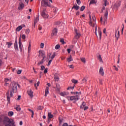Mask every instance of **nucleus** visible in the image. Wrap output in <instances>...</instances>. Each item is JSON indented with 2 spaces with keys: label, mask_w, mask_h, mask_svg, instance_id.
Returning a JSON list of instances; mask_svg holds the SVG:
<instances>
[{
  "label": "nucleus",
  "mask_w": 126,
  "mask_h": 126,
  "mask_svg": "<svg viewBox=\"0 0 126 126\" xmlns=\"http://www.w3.org/2000/svg\"><path fill=\"white\" fill-rule=\"evenodd\" d=\"M10 86L11 87L9 88V90L6 93L7 101L9 104L10 103V97H13L14 93H16V92H17V85L16 82H12L10 84ZM9 92L10 96H9Z\"/></svg>",
  "instance_id": "obj_1"
},
{
  "label": "nucleus",
  "mask_w": 126,
  "mask_h": 126,
  "mask_svg": "<svg viewBox=\"0 0 126 126\" xmlns=\"http://www.w3.org/2000/svg\"><path fill=\"white\" fill-rule=\"evenodd\" d=\"M0 123H3L5 126H15L13 120L6 116L4 117L3 119L0 117Z\"/></svg>",
  "instance_id": "obj_2"
},
{
  "label": "nucleus",
  "mask_w": 126,
  "mask_h": 126,
  "mask_svg": "<svg viewBox=\"0 0 126 126\" xmlns=\"http://www.w3.org/2000/svg\"><path fill=\"white\" fill-rule=\"evenodd\" d=\"M75 94H76V96H67V99H68V100H70V101H74V103H75L76 101H78L79 99V95L77 94H78V92H74L73 94L75 95Z\"/></svg>",
  "instance_id": "obj_3"
},
{
  "label": "nucleus",
  "mask_w": 126,
  "mask_h": 126,
  "mask_svg": "<svg viewBox=\"0 0 126 126\" xmlns=\"http://www.w3.org/2000/svg\"><path fill=\"white\" fill-rule=\"evenodd\" d=\"M109 13V8H106L105 10V13L104 14L103 20L104 23H106L108 21V14Z\"/></svg>",
  "instance_id": "obj_4"
},
{
  "label": "nucleus",
  "mask_w": 126,
  "mask_h": 126,
  "mask_svg": "<svg viewBox=\"0 0 126 126\" xmlns=\"http://www.w3.org/2000/svg\"><path fill=\"white\" fill-rule=\"evenodd\" d=\"M95 35L97 38L99 37V39L101 40V37H102V32L101 30H98V33H97V26H95Z\"/></svg>",
  "instance_id": "obj_5"
},
{
  "label": "nucleus",
  "mask_w": 126,
  "mask_h": 126,
  "mask_svg": "<svg viewBox=\"0 0 126 126\" xmlns=\"http://www.w3.org/2000/svg\"><path fill=\"white\" fill-rule=\"evenodd\" d=\"M41 5H42V6H45V7L51 6V5L49 4V1H48L47 0H42Z\"/></svg>",
  "instance_id": "obj_6"
},
{
  "label": "nucleus",
  "mask_w": 126,
  "mask_h": 126,
  "mask_svg": "<svg viewBox=\"0 0 126 126\" xmlns=\"http://www.w3.org/2000/svg\"><path fill=\"white\" fill-rule=\"evenodd\" d=\"M47 9L46 8L43 9L42 12L41 13V15L43 17V18H48V15L46 14V11Z\"/></svg>",
  "instance_id": "obj_7"
},
{
  "label": "nucleus",
  "mask_w": 126,
  "mask_h": 126,
  "mask_svg": "<svg viewBox=\"0 0 126 126\" xmlns=\"http://www.w3.org/2000/svg\"><path fill=\"white\" fill-rule=\"evenodd\" d=\"M14 48L15 51H19V49H18V45L17 44V38H16L15 43H14Z\"/></svg>",
  "instance_id": "obj_8"
},
{
  "label": "nucleus",
  "mask_w": 126,
  "mask_h": 126,
  "mask_svg": "<svg viewBox=\"0 0 126 126\" xmlns=\"http://www.w3.org/2000/svg\"><path fill=\"white\" fill-rule=\"evenodd\" d=\"M19 47L20 51L22 52V43H21V36H20L19 39Z\"/></svg>",
  "instance_id": "obj_9"
},
{
  "label": "nucleus",
  "mask_w": 126,
  "mask_h": 126,
  "mask_svg": "<svg viewBox=\"0 0 126 126\" xmlns=\"http://www.w3.org/2000/svg\"><path fill=\"white\" fill-rule=\"evenodd\" d=\"M57 34H58V30L55 28L53 30L52 33H51V36H57Z\"/></svg>",
  "instance_id": "obj_10"
},
{
  "label": "nucleus",
  "mask_w": 126,
  "mask_h": 126,
  "mask_svg": "<svg viewBox=\"0 0 126 126\" xmlns=\"http://www.w3.org/2000/svg\"><path fill=\"white\" fill-rule=\"evenodd\" d=\"M38 21H39V15H37L36 18L34 20V23H33L34 28H35V26L36 24H37V22H38Z\"/></svg>",
  "instance_id": "obj_11"
},
{
  "label": "nucleus",
  "mask_w": 126,
  "mask_h": 126,
  "mask_svg": "<svg viewBox=\"0 0 126 126\" xmlns=\"http://www.w3.org/2000/svg\"><path fill=\"white\" fill-rule=\"evenodd\" d=\"M99 72L100 75H102V76H104V74H105V73L104 72V69H103V67H100Z\"/></svg>",
  "instance_id": "obj_12"
},
{
  "label": "nucleus",
  "mask_w": 126,
  "mask_h": 126,
  "mask_svg": "<svg viewBox=\"0 0 126 126\" xmlns=\"http://www.w3.org/2000/svg\"><path fill=\"white\" fill-rule=\"evenodd\" d=\"M54 79L55 80V81H59L60 80V77L58 73H56L54 74Z\"/></svg>",
  "instance_id": "obj_13"
},
{
  "label": "nucleus",
  "mask_w": 126,
  "mask_h": 126,
  "mask_svg": "<svg viewBox=\"0 0 126 126\" xmlns=\"http://www.w3.org/2000/svg\"><path fill=\"white\" fill-rule=\"evenodd\" d=\"M28 94L32 98L33 97V92H32V90L30 89V90L28 91Z\"/></svg>",
  "instance_id": "obj_14"
},
{
  "label": "nucleus",
  "mask_w": 126,
  "mask_h": 126,
  "mask_svg": "<svg viewBox=\"0 0 126 126\" xmlns=\"http://www.w3.org/2000/svg\"><path fill=\"white\" fill-rule=\"evenodd\" d=\"M39 55H38V57H40V56L41 57H44V56H45V51L43 50H39Z\"/></svg>",
  "instance_id": "obj_15"
},
{
  "label": "nucleus",
  "mask_w": 126,
  "mask_h": 126,
  "mask_svg": "<svg viewBox=\"0 0 126 126\" xmlns=\"http://www.w3.org/2000/svg\"><path fill=\"white\" fill-rule=\"evenodd\" d=\"M24 8V4L23 3H21L19 5L18 9L19 10H21V9H23Z\"/></svg>",
  "instance_id": "obj_16"
},
{
  "label": "nucleus",
  "mask_w": 126,
  "mask_h": 126,
  "mask_svg": "<svg viewBox=\"0 0 126 126\" xmlns=\"http://www.w3.org/2000/svg\"><path fill=\"white\" fill-rule=\"evenodd\" d=\"M121 5V1H118L116 2V3L114 5L115 7H120V6Z\"/></svg>",
  "instance_id": "obj_17"
},
{
  "label": "nucleus",
  "mask_w": 126,
  "mask_h": 126,
  "mask_svg": "<svg viewBox=\"0 0 126 126\" xmlns=\"http://www.w3.org/2000/svg\"><path fill=\"white\" fill-rule=\"evenodd\" d=\"M48 94H49V87H46L45 91V97H47V95H48Z\"/></svg>",
  "instance_id": "obj_18"
},
{
  "label": "nucleus",
  "mask_w": 126,
  "mask_h": 126,
  "mask_svg": "<svg viewBox=\"0 0 126 126\" xmlns=\"http://www.w3.org/2000/svg\"><path fill=\"white\" fill-rule=\"evenodd\" d=\"M86 83H87V77H84L82 80V84H86Z\"/></svg>",
  "instance_id": "obj_19"
},
{
  "label": "nucleus",
  "mask_w": 126,
  "mask_h": 126,
  "mask_svg": "<svg viewBox=\"0 0 126 126\" xmlns=\"http://www.w3.org/2000/svg\"><path fill=\"white\" fill-rule=\"evenodd\" d=\"M81 36V34H80V32L78 33H75L74 38L75 39H79V37Z\"/></svg>",
  "instance_id": "obj_20"
},
{
  "label": "nucleus",
  "mask_w": 126,
  "mask_h": 126,
  "mask_svg": "<svg viewBox=\"0 0 126 126\" xmlns=\"http://www.w3.org/2000/svg\"><path fill=\"white\" fill-rule=\"evenodd\" d=\"M75 9V10H78L79 9V6L74 5L72 7V9Z\"/></svg>",
  "instance_id": "obj_21"
},
{
  "label": "nucleus",
  "mask_w": 126,
  "mask_h": 126,
  "mask_svg": "<svg viewBox=\"0 0 126 126\" xmlns=\"http://www.w3.org/2000/svg\"><path fill=\"white\" fill-rule=\"evenodd\" d=\"M89 17H90V20L89 24L91 26H92L93 25V23H92V19H91V15L90 14H89Z\"/></svg>",
  "instance_id": "obj_22"
},
{
  "label": "nucleus",
  "mask_w": 126,
  "mask_h": 126,
  "mask_svg": "<svg viewBox=\"0 0 126 126\" xmlns=\"http://www.w3.org/2000/svg\"><path fill=\"white\" fill-rule=\"evenodd\" d=\"M21 29H22V26H19V27H18L16 29V31L17 32H19V31H20V30H21Z\"/></svg>",
  "instance_id": "obj_23"
},
{
  "label": "nucleus",
  "mask_w": 126,
  "mask_h": 126,
  "mask_svg": "<svg viewBox=\"0 0 126 126\" xmlns=\"http://www.w3.org/2000/svg\"><path fill=\"white\" fill-rule=\"evenodd\" d=\"M12 42H7L6 43V45H8V48H10V47H11V46H12Z\"/></svg>",
  "instance_id": "obj_24"
},
{
  "label": "nucleus",
  "mask_w": 126,
  "mask_h": 126,
  "mask_svg": "<svg viewBox=\"0 0 126 126\" xmlns=\"http://www.w3.org/2000/svg\"><path fill=\"white\" fill-rule=\"evenodd\" d=\"M115 37L117 38V40H119V38H120V31H118V35L117 36V31L116 32V34H115Z\"/></svg>",
  "instance_id": "obj_25"
},
{
  "label": "nucleus",
  "mask_w": 126,
  "mask_h": 126,
  "mask_svg": "<svg viewBox=\"0 0 126 126\" xmlns=\"http://www.w3.org/2000/svg\"><path fill=\"white\" fill-rule=\"evenodd\" d=\"M56 88L57 89V91H60L61 90V86L59 84H56Z\"/></svg>",
  "instance_id": "obj_26"
},
{
  "label": "nucleus",
  "mask_w": 126,
  "mask_h": 126,
  "mask_svg": "<svg viewBox=\"0 0 126 126\" xmlns=\"http://www.w3.org/2000/svg\"><path fill=\"white\" fill-rule=\"evenodd\" d=\"M28 111H29V112H32V118H34V111L30 109H28Z\"/></svg>",
  "instance_id": "obj_27"
},
{
  "label": "nucleus",
  "mask_w": 126,
  "mask_h": 126,
  "mask_svg": "<svg viewBox=\"0 0 126 126\" xmlns=\"http://www.w3.org/2000/svg\"><path fill=\"white\" fill-rule=\"evenodd\" d=\"M28 111H29V112H32V118H34V111L30 109H28Z\"/></svg>",
  "instance_id": "obj_28"
},
{
  "label": "nucleus",
  "mask_w": 126,
  "mask_h": 126,
  "mask_svg": "<svg viewBox=\"0 0 126 126\" xmlns=\"http://www.w3.org/2000/svg\"><path fill=\"white\" fill-rule=\"evenodd\" d=\"M13 111H9L8 112V116L9 117H12V116H13Z\"/></svg>",
  "instance_id": "obj_29"
},
{
  "label": "nucleus",
  "mask_w": 126,
  "mask_h": 126,
  "mask_svg": "<svg viewBox=\"0 0 126 126\" xmlns=\"http://www.w3.org/2000/svg\"><path fill=\"white\" fill-rule=\"evenodd\" d=\"M54 118V115L51 114L50 113H48V119H53Z\"/></svg>",
  "instance_id": "obj_30"
},
{
  "label": "nucleus",
  "mask_w": 126,
  "mask_h": 126,
  "mask_svg": "<svg viewBox=\"0 0 126 126\" xmlns=\"http://www.w3.org/2000/svg\"><path fill=\"white\" fill-rule=\"evenodd\" d=\"M86 105V104L85 103V102H83L82 105H81L80 106V109H83V108H84V107H85Z\"/></svg>",
  "instance_id": "obj_31"
},
{
  "label": "nucleus",
  "mask_w": 126,
  "mask_h": 126,
  "mask_svg": "<svg viewBox=\"0 0 126 126\" xmlns=\"http://www.w3.org/2000/svg\"><path fill=\"white\" fill-rule=\"evenodd\" d=\"M96 3V0H92L90 2V4H94V3Z\"/></svg>",
  "instance_id": "obj_32"
},
{
  "label": "nucleus",
  "mask_w": 126,
  "mask_h": 126,
  "mask_svg": "<svg viewBox=\"0 0 126 126\" xmlns=\"http://www.w3.org/2000/svg\"><path fill=\"white\" fill-rule=\"evenodd\" d=\"M81 62L83 63H86V60H85V58H81L80 59Z\"/></svg>",
  "instance_id": "obj_33"
},
{
  "label": "nucleus",
  "mask_w": 126,
  "mask_h": 126,
  "mask_svg": "<svg viewBox=\"0 0 126 126\" xmlns=\"http://www.w3.org/2000/svg\"><path fill=\"white\" fill-rule=\"evenodd\" d=\"M72 83H74V84H76L78 82V81L74 79H72L71 80Z\"/></svg>",
  "instance_id": "obj_34"
},
{
  "label": "nucleus",
  "mask_w": 126,
  "mask_h": 126,
  "mask_svg": "<svg viewBox=\"0 0 126 126\" xmlns=\"http://www.w3.org/2000/svg\"><path fill=\"white\" fill-rule=\"evenodd\" d=\"M44 109V106H41L39 105L37 107V110H43Z\"/></svg>",
  "instance_id": "obj_35"
},
{
  "label": "nucleus",
  "mask_w": 126,
  "mask_h": 126,
  "mask_svg": "<svg viewBox=\"0 0 126 126\" xmlns=\"http://www.w3.org/2000/svg\"><path fill=\"white\" fill-rule=\"evenodd\" d=\"M85 6L83 5L80 8V11H83L84 10V9H85Z\"/></svg>",
  "instance_id": "obj_36"
},
{
  "label": "nucleus",
  "mask_w": 126,
  "mask_h": 126,
  "mask_svg": "<svg viewBox=\"0 0 126 126\" xmlns=\"http://www.w3.org/2000/svg\"><path fill=\"white\" fill-rule=\"evenodd\" d=\"M75 86V85H74V86L73 87H69L67 88V90H69L70 89H72V90H73V89H74Z\"/></svg>",
  "instance_id": "obj_37"
},
{
  "label": "nucleus",
  "mask_w": 126,
  "mask_h": 126,
  "mask_svg": "<svg viewBox=\"0 0 126 126\" xmlns=\"http://www.w3.org/2000/svg\"><path fill=\"white\" fill-rule=\"evenodd\" d=\"M60 48H61V46L60 45V44H57L55 46L56 50H59V49H60Z\"/></svg>",
  "instance_id": "obj_38"
},
{
  "label": "nucleus",
  "mask_w": 126,
  "mask_h": 126,
  "mask_svg": "<svg viewBox=\"0 0 126 126\" xmlns=\"http://www.w3.org/2000/svg\"><path fill=\"white\" fill-rule=\"evenodd\" d=\"M60 95H61V96H63V97H64V95H66V94H65V92H64V93L62 92L60 93Z\"/></svg>",
  "instance_id": "obj_39"
},
{
  "label": "nucleus",
  "mask_w": 126,
  "mask_h": 126,
  "mask_svg": "<svg viewBox=\"0 0 126 126\" xmlns=\"http://www.w3.org/2000/svg\"><path fill=\"white\" fill-rule=\"evenodd\" d=\"M60 42L62 43L63 45H64V44L65 43V42H64V40H63V38H61Z\"/></svg>",
  "instance_id": "obj_40"
},
{
  "label": "nucleus",
  "mask_w": 126,
  "mask_h": 126,
  "mask_svg": "<svg viewBox=\"0 0 126 126\" xmlns=\"http://www.w3.org/2000/svg\"><path fill=\"white\" fill-rule=\"evenodd\" d=\"M73 61V59H70V58H67V61L68 63H70V62H72Z\"/></svg>",
  "instance_id": "obj_41"
},
{
  "label": "nucleus",
  "mask_w": 126,
  "mask_h": 126,
  "mask_svg": "<svg viewBox=\"0 0 126 126\" xmlns=\"http://www.w3.org/2000/svg\"><path fill=\"white\" fill-rule=\"evenodd\" d=\"M55 57H56V52H54L53 55L51 57V60H53Z\"/></svg>",
  "instance_id": "obj_42"
},
{
  "label": "nucleus",
  "mask_w": 126,
  "mask_h": 126,
  "mask_svg": "<svg viewBox=\"0 0 126 126\" xmlns=\"http://www.w3.org/2000/svg\"><path fill=\"white\" fill-rule=\"evenodd\" d=\"M16 111H21V108H20V106H17V107H16Z\"/></svg>",
  "instance_id": "obj_43"
},
{
  "label": "nucleus",
  "mask_w": 126,
  "mask_h": 126,
  "mask_svg": "<svg viewBox=\"0 0 126 126\" xmlns=\"http://www.w3.org/2000/svg\"><path fill=\"white\" fill-rule=\"evenodd\" d=\"M53 61V60L51 59V60H50L49 61V62H48V64H47V66H49V65L51 64V63H52V62Z\"/></svg>",
  "instance_id": "obj_44"
},
{
  "label": "nucleus",
  "mask_w": 126,
  "mask_h": 126,
  "mask_svg": "<svg viewBox=\"0 0 126 126\" xmlns=\"http://www.w3.org/2000/svg\"><path fill=\"white\" fill-rule=\"evenodd\" d=\"M30 32V30L29 29H27L26 30V33L27 34H29V33Z\"/></svg>",
  "instance_id": "obj_45"
},
{
  "label": "nucleus",
  "mask_w": 126,
  "mask_h": 126,
  "mask_svg": "<svg viewBox=\"0 0 126 126\" xmlns=\"http://www.w3.org/2000/svg\"><path fill=\"white\" fill-rule=\"evenodd\" d=\"M77 3L78 4V5H80V3H81V1L80 0H76Z\"/></svg>",
  "instance_id": "obj_46"
},
{
  "label": "nucleus",
  "mask_w": 126,
  "mask_h": 126,
  "mask_svg": "<svg viewBox=\"0 0 126 126\" xmlns=\"http://www.w3.org/2000/svg\"><path fill=\"white\" fill-rule=\"evenodd\" d=\"M22 38L23 40H25V39H26V36H25V34H23L22 35Z\"/></svg>",
  "instance_id": "obj_47"
},
{
  "label": "nucleus",
  "mask_w": 126,
  "mask_h": 126,
  "mask_svg": "<svg viewBox=\"0 0 126 126\" xmlns=\"http://www.w3.org/2000/svg\"><path fill=\"white\" fill-rule=\"evenodd\" d=\"M40 47L41 49H43V48H44V43H41L40 45Z\"/></svg>",
  "instance_id": "obj_48"
},
{
  "label": "nucleus",
  "mask_w": 126,
  "mask_h": 126,
  "mask_svg": "<svg viewBox=\"0 0 126 126\" xmlns=\"http://www.w3.org/2000/svg\"><path fill=\"white\" fill-rule=\"evenodd\" d=\"M42 63H44V62L41 61L38 63L37 65H40V64H42Z\"/></svg>",
  "instance_id": "obj_49"
},
{
  "label": "nucleus",
  "mask_w": 126,
  "mask_h": 126,
  "mask_svg": "<svg viewBox=\"0 0 126 126\" xmlns=\"http://www.w3.org/2000/svg\"><path fill=\"white\" fill-rule=\"evenodd\" d=\"M74 30H75V34H77V33H79V31H78L77 29H75Z\"/></svg>",
  "instance_id": "obj_50"
},
{
  "label": "nucleus",
  "mask_w": 126,
  "mask_h": 126,
  "mask_svg": "<svg viewBox=\"0 0 126 126\" xmlns=\"http://www.w3.org/2000/svg\"><path fill=\"white\" fill-rule=\"evenodd\" d=\"M104 3L103 4V5H105V6H107V2H108V1L107 0H104Z\"/></svg>",
  "instance_id": "obj_51"
},
{
  "label": "nucleus",
  "mask_w": 126,
  "mask_h": 126,
  "mask_svg": "<svg viewBox=\"0 0 126 126\" xmlns=\"http://www.w3.org/2000/svg\"><path fill=\"white\" fill-rule=\"evenodd\" d=\"M60 24H61V22L59 21L55 22V25H60Z\"/></svg>",
  "instance_id": "obj_52"
},
{
  "label": "nucleus",
  "mask_w": 126,
  "mask_h": 126,
  "mask_svg": "<svg viewBox=\"0 0 126 126\" xmlns=\"http://www.w3.org/2000/svg\"><path fill=\"white\" fill-rule=\"evenodd\" d=\"M43 76V72H39V78H41Z\"/></svg>",
  "instance_id": "obj_53"
},
{
  "label": "nucleus",
  "mask_w": 126,
  "mask_h": 126,
  "mask_svg": "<svg viewBox=\"0 0 126 126\" xmlns=\"http://www.w3.org/2000/svg\"><path fill=\"white\" fill-rule=\"evenodd\" d=\"M92 19L93 21L94 20V21H96V17H95V15H94L92 16Z\"/></svg>",
  "instance_id": "obj_54"
},
{
  "label": "nucleus",
  "mask_w": 126,
  "mask_h": 126,
  "mask_svg": "<svg viewBox=\"0 0 126 126\" xmlns=\"http://www.w3.org/2000/svg\"><path fill=\"white\" fill-rule=\"evenodd\" d=\"M22 72V70H18V71H17V74H21Z\"/></svg>",
  "instance_id": "obj_55"
},
{
  "label": "nucleus",
  "mask_w": 126,
  "mask_h": 126,
  "mask_svg": "<svg viewBox=\"0 0 126 126\" xmlns=\"http://www.w3.org/2000/svg\"><path fill=\"white\" fill-rule=\"evenodd\" d=\"M44 69H45V66H44V65H41V70H44Z\"/></svg>",
  "instance_id": "obj_56"
},
{
  "label": "nucleus",
  "mask_w": 126,
  "mask_h": 126,
  "mask_svg": "<svg viewBox=\"0 0 126 126\" xmlns=\"http://www.w3.org/2000/svg\"><path fill=\"white\" fill-rule=\"evenodd\" d=\"M21 99V95H18V98H17V101H19Z\"/></svg>",
  "instance_id": "obj_57"
},
{
  "label": "nucleus",
  "mask_w": 126,
  "mask_h": 126,
  "mask_svg": "<svg viewBox=\"0 0 126 126\" xmlns=\"http://www.w3.org/2000/svg\"><path fill=\"white\" fill-rule=\"evenodd\" d=\"M48 72V68H46L45 69L44 71V73H47Z\"/></svg>",
  "instance_id": "obj_58"
},
{
  "label": "nucleus",
  "mask_w": 126,
  "mask_h": 126,
  "mask_svg": "<svg viewBox=\"0 0 126 126\" xmlns=\"http://www.w3.org/2000/svg\"><path fill=\"white\" fill-rule=\"evenodd\" d=\"M8 81H9V79H7V78L5 79L4 80L5 83H7L8 82Z\"/></svg>",
  "instance_id": "obj_59"
},
{
  "label": "nucleus",
  "mask_w": 126,
  "mask_h": 126,
  "mask_svg": "<svg viewBox=\"0 0 126 126\" xmlns=\"http://www.w3.org/2000/svg\"><path fill=\"white\" fill-rule=\"evenodd\" d=\"M99 80L100 84H101L102 85V84H103V83H102L103 81V80H102V79H100Z\"/></svg>",
  "instance_id": "obj_60"
},
{
  "label": "nucleus",
  "mask_w": 126,
  "mask_h": 126,
  "mask_svg": "<svg viewBox=\"0 0 126 126\" xmlns=\"http://www.w3.org/2000/svg\"><path fill=\"white\" fill-rule=\"evenodd\" d=\"M113 66L115 67V69H114L115 70H116V71H118V67H117V66L116 65H114Z\"/></svg>",
  "instance_id": "obj_61"
},
{
  "label": "nucleus",
  "mask_w": 126,
  "mask_h": 126,
  "mask_svg": "<svg viewBox=\"0 0 126 126\" xmlns=\"http://www.w3.org/2000/svg\"><path fill=\"white\" fill-rule=\"evenodd\" d=\"M62 126H68V124L67 123H63Z\"/></svg>",
  "instance_id": "obj_62"
},
{
  "label": "nucleus",
  "mask_w": 126,
  "mask_h": 126,
  "mask_svg": "<svg viewBox=\"0 0 126 126\" xmlns=\"http://www.w3.org/2000/svg\"><path fill=\"white\" fill-rule=\"evenodd\" d=\"M69 67H70V68H72V69L74 68V67L73 66V65H72V64L70 65Z\"/></svg>",
  "instance_id": "obj_63"
},
{
  "label": "nucleus",
  "mask_w": 126,
  "mask_h": 126,
  "mask_svg": "<svg viewBox=\"0 0 126 126\" xmlns=\"http://www.w3.org/2000/svg\"><path fill=\"white\" fill-rule=\"evenodd\" d=\"M70 49H67V51L68 52V54H70Z\"/></svg>",
  "instance_id": "obj_64"
}]
</instances>
